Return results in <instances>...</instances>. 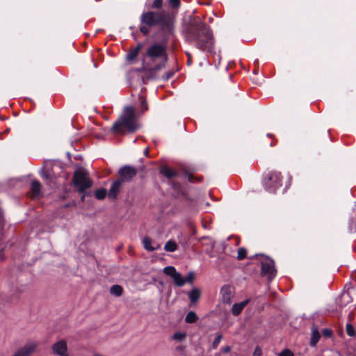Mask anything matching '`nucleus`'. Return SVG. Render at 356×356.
<instances>
[{"label":"nucleus","instance_id":"f257e3e1","mask_svg":"<svg viewBox=\"0 0 356 356\" xmlns=\"http://www.w3.org/2000/svg\"><path fill=\"white\" fill-rule=\"evenodd\" d=\"M184 34L186 41L200 50L210 54L215 53L212 31L210 26L202 22L199 17L194 18L186 26Z\"/></svg>","mask_w":356,"mask_h":356},{"label":"nucleus","instance_id":"f03ea898","mask_svg":"<svg viewBox=\"0 0 356 356\" xmlns=\"http://www.w3.org/2000/svg\"><path fill=\"white\" fill-rule=\"evenodd\" d=\"M173 21L169 13L148 10L143 12L140 17L139 31L143 35H147L151 28L159 26L162 32L171 33Z\"/></svg>","mask_w":356,"mask_h":356},{"label":"nucleus","instance_id":"7ed1b4c3","mask_svg":"<svg viewBox=\"0 0 356 356\" xmlns=\"http://www.w3.org/2000/svg\"><path fill=\"white\" fill-rule=\"evenodd\" d=\"M168 60L165 44L155 42L151 44L143 55L141 72L150 74L160 71L165 66Z\"/></svg>","mask_w":356,"mask_h":356},{"label":"nucleus","instance_id":"20e7f679","mask_svg":"<svg viewBox=\"0 0 356 356\" xmlns=\"http://www.w3.org/2000/svg\"><path fill=\"white\" fill-rule=\"evenodd\" d=\"M139 127L136 109L132 106H126L111 128L114 134H123L125 132L135 133Z\"/></svg>","mask_w":356,"mask_h":356},{"label":"nucleus","instance_id":"39448f33","mask_svg":"<svg viewBox=\"0 0 356 356\" xmlns=\"http://www.w3.org/2000/svg\"><path fill=\"white\" fill-rule=\"evenodd\" d=\"M282 175L280 172L273 170L264 176L263 184L269 193H275L282 186Z\"/></svg>","mask_w":356,"mask_h":356},{"label":"nucleus","instance_id":"423d86ee","mask_svg":"<svg viewBox=\"0 0 356 356\" xmlns=\"http://www.w3.org/2000/svg\"><path fill=\"white\" fill-rule=\"evenodd\" d=\"M260 257L261 262V275L267 276L268 281H271L276 275L277 270L275 268V261L273 259L262 254H257L254 257Z\"/></svg>","mask_w":356,"mask_h":356},{"label":"nucleus","instance_id":"0eeeda50","mask_svg":"<svg viewBox=\"0 0 356 356\" xmlns=\"http://www.w3.org/2000/svg\"><path fill=\"white\" fill-rule=\"evenodd\" d=\"M72 182L77 188V191L81 194L92 186V181L88 177L87 173L79 170L74 171Z\"/></svg>","mask_w":356,"mask_h":356},{"label":"nucleus","instance_id":"6e6552de","mask_svg":"<svg viewBox=\"0 0 356 356\" xmlns=\"http://www.w3.org/2000/svg\"><path fill=\"white\" fill-rule=\"evenodd\" d=\"M136 175L137 170L136 168L131 165H125L119 169L118 172V179L120 180L122 183L130 182Z\"/></svg>","mask_w":356,"mask_h":356},{"label":"nucleus","instance_id":"1a4fd4ad","mask_svg":"<svg viewBox=\"0 0 356 356\" xmlns=\"http://www.w3.org/2000/svg\"><path fill=\"white\" fill-rule=\"evenodd\" d=\"M163 273L173 279L175 285L181 287L185 284L184 277L177 272L174 266H169L163 268Z\"/></svg>","mask_w":356,"mask_h":356},{"label":"nucleus","instance_id":"9d476101","mask_svg":"<svg viewBox=\"0 0 356 356\" xmlns=\"http://www.w3.org/2000/svg\"><path fill=\"white\" fill-rule=\"evenodd\" d=\"M38 343L30 342L19 348L13 356H31L37 349Z\"/></svg>","mask_w":356,"mask_h":356},{"label":"nucleus","instance_id":"9b49d317","mask_svg":"<svg viewBox=\"0 0 356 356\" xmlns=\"http://www.w3.org/2000/svg\"><path fill=\"white\" fill-rule=\"evenodd\" d=\"M124 183H122L120 180H118V179L115 180L111 186V188L108 192V197L111 200H115L117 199V197L118 194L120 193L122 187H123Z\"/></svg>","mask_w":356,"mask_h":356},{"label":"nucleus","instance_id":"f8f14e48","mask_svg":"<svg viewBox=\"0 0 356 356\" xmlns=\"http://www.w3.org/2000/svg\"><path fill=\"white\" fill-rule=\"evenodd\" d=\"M51 349L53 353L57 355L68 356L67 343L65 340H60L54 343Z\"/></svg>","mask_w":356,"mask_h":356},{"label":"nucleus","instance_id":"ddd939ff","mask_svg":"<svg viewBox=\"0 0 356 356\" xmlns=\"http://www.w3.org/2000/svg\"><path fill=\"white\" fill-rule=\"evenodd\" d=\"M234 289L230 285H224L220 289V294L222 296V302L225 304H230L232 298L234 296Z\"/></svg>","mask_w":356,"mask_h":356},{"label":"nucleus","instance_id":"4468645a","mask_svg":"<svg viewBox=\"0 0 356 356\" xmlns=\"http://www.w3.org/2000/svg\"><path fill=\"white\" fill-rule=\"evenodd\" d=\"M249 302L250 300L246 299L241 302L234 304L231 309L232 314L235 316H238L242 312L243 309L248 305Z\"/></svg>","mask_w":356,"mask_h":356},{"label":"nucleus","instance_id":"2eb2a0df","mask_svg":"<svg viewBox=\"0 0 356 356\" xmlns=\"http://www.w3.org/2000/svg\"><path fill=\"white\" fill-rule=\"evenodd\" d=\"M142 47L143 44L140 42L138 43L137 45L134 49H131L128 52V54H127V60L129 62H133L139 54V52L140 51Z\"/></svg>","mask_w":356,"mask_h":356},{"label":"nucleus","instance_id":"dca6fc26","mask_svg":"<svg viewBox=\"0 0 356 356\" xmlns=\"http://www.w3.org/2000/svg\"><path fill=\"white\" fill-rule=\"evenodd\" d=\"M160 173L169 179L175 177L178 175V173L175 170L170 168L167 165H163L161 167Z\"/></svg>","mask_w":356,"mask_h":356},{"label":"nucleus","instance_id":"f3484780","mask_svg":"<svg viewBox=\"0 0 356 356\" xmlns=\"http://www.w3.org/2000/svg\"><path fill=\"white\" fill-rule=\"evenodd\" d=\"M41 184L39 181L33 180L31 182V191L33 197H38L41 193Z\"/></svg>","mask_w":356,"mask_h":356},{"label":"nucleus","instance_id":"a211bd4d","mask_svg":"<svg viewBox=\"0 0 356 356\" xmlns=\"http://www.w3.org/2000/svg\"><path fill=\"white\" fill-rule=\"evenodd\" d=\"M200 290L197 288L193 289L188 293V298L192 303L196 302L200 297Z\"/></svg>","mask_w":356,"mask_h":356},{"label":"nucleus","instance_id":"6ab92c4d","mask_svg":"<svg viewBox=\"0 0 356 356\" xmlns=\"http://www.w3.org/2000/svg\"><path fill=\"white\" fill-rule=\"evenodd\" d=\"M110 292L115 296H120L123 293V288L120 285L115 284L111 287Z\"/></svg>","mask_w":356,"mask_h":356},{"label":"nucleus","instance_id":"aec40b11","mask_svg":"<svg viewBox=\"0 0 356 356\" xmlns=\"http://www.w3.org/2000/svg\"><path fill=\"white\" fill-rule=\"evenodd\" d=\"M177 249V245L176 243L173 241H168L165 243L164 245V250L167 252H175Z\"/></svg>","mask_w":356,"mask_h":356},{"label":"nucleus","instance_id":"412c9836","mask_svg":"<svg viewBox=\"0 0 356 356\" xmlns=\"http://www.w3.org/2000/svg\"><path fill=\"white\" fill-rule=\"evenodd\" d=\"M197 319L198 317L196 314L193 311H190L186 316L185 321L188 323H193L196 322Z\"/></svg>","mask_w":356,"mask_h":356},{"label":"nucleus","instance_id":"4be33fe9","mask_svg":"<svg viewBox=\"0 0 356 356\" xmlns=\"http://www.w3.org/2000/svg\"><path fill=\"white\" fill-rule=\"evenodd\" d=\"M143 243L144 248L146 250L154 251L155 250V248L152 246V239L149 237H148V236L144 237V238L143 239Z\"/></svg>","mask_w":356,"mask_h":356},{"label":"nucleus","instance_id":"5701e85b","mask_svg":"<svg viewBox=\"0 0 356 356\" xmlns=\"http://www.w3.org/2000/svg\"><path fill=\"white\" fill-rule=\"evenodd\" d=\"M107 195V191L105 188H99L95 191V196L97 200H104Z\"/></svg>","mask_w":356,"mask_h":356},{"label":"nucleus","instance_id":"b1692460","mask_svg":"<svg viewBox=\"0 0 356 356\" xmlns=\"http://www.w3.org/2000/svg\"><path fill=\"white\" fill-rule=\"evenodd\" d=\"M170 185H171L172 188L174 191H175L176 192H177L178 193H183L182 186L180 183L174 181H170Z\"/></svg>","mask_w":356,"mask_h":356},{"label":"nucleus","instance_id":"393cba45","mask_svg":"<svg viewBox=\"0 0 356 356\" xmlns=\"http://www.w3.org/2000/svg\"><path fill=\"white\" fill-rule=\"evenodd\" d=\"M247 250L245 248H240L238 250L237 259L241 261L246 257Z\"/></svg>","mask_w":356,"mask_h":356},{"label":"nucleus","instance_id":"a878e982","mask_svg":"<svg viewBox=\"0 0 356 356\" xmlns=\"http://www.w3.org/2000/svg\"><path fill=\"white\" fill-rule=\"evenodd\" d=\"M222 339V334L221 333L217 334L216 338L212 342V348L216 349L218 346L219 343H220V341Z\"/></svg>","mask_w":356,"mask_h":356},{"label":"nucleus","instance_id":"bb28decb","mask_svg":"<svg viewBox=\"0 0 356 356\" xmlns=\"http://www.w3.org/2000/svg\"><path fill=\"white\" fill-rule=\"evenodd\" d=\"M185 175L187 176L188 181L191 183H194L195 181H201V180L202 179V177L197 178L193 175L189 173L187 171L185 172Z\"/></svg>","mask_w":356,"mask_h":356},{"label":"nucleus","instance_id":"cd10ccee","mask_svg":"<svg viewBox=\"0 0 356 356\" xmlns=\"http://www.w3.org/2000/svg\"><path fill=\"white\" fill-rule=\"evenodd\" d=\"M186 337V334L184 332H176L172 336L173 339L179 341L185 339Z\"/></svg>","mask_w":356,"mask_h":356},{"label":"nucleus","instance_id":"c85d7f7f","mask_svg":"<svg viewBox=\"0 0 356 356\" xmlns=\"http://www.w3.org/2000/svg\"><path fill=\"white\" fill-rule=\"evenodd\" d=\"M195 280V273L191 271L188 273V275L184 277L185 284H192Z\"/></svg>","mask_w":356,"mask_h":356},{"label":"nucleus","instance_id":"c756f323","mask_svg":"<svg viewBox=\"0 0 356 356\" xmlns=\"http://www.w3.org/2000/svg\"><path fill=\"white\" fill-rule=\"evenodd\" d=\"M321 338V334L318 332V330L313 327V346H314Z\"/></svg>","mask_w":356,"mask_h":356},{"label":"nucleus","instance_id":"7c9ffc66","mask_svg":"<svg viewBox=\"0 0 356 356\" xmlns=\"http://www.w3.org/2000/svg\"><path fill=\"white\" fill-rule=\"evenodd\" d=\"M163 7V0H154L151 8L152 9H161Z\"/></svg>","mask_w":356,"mask_h":356},{"label":"nucleus","instance_id":"2f4dec72","mask_svg":"<svg viewBox=\"0 0 356 356\" xmlns=\"http://www.w3.org/2000/svg\"><path fill=\"white\" fill-rule=\"evenodd\" d=\"M346 332H347V334L350 337H354L355 333V330H354V327H353L352 325L348 323L346 325Z\"/></svg>","mask_w":356,"mask_h":356},{"label":"nucleus","instance_id":"473e14b6","mask_svg":"<svg viewBox=\"0 0 356 356\" xmlns=\"http://www.w3.org/2000/svg\"><path fill=\"white\" fill-rule=\"evenodd\" d=\"M169 4L172 8H178L180 6V0H169Z\"/></svg>","mask_w":356,"mask_h":356},{"label":"nucleus","instance_id":"72a5a7b5","mask_svg":"<svg viewBox=\"0 0 356 356\" xmlns=\"http://www.w3.org/2000/svg\"><path fill=\"white\" fill-rule=\"evenodd\" d=\"M322 335L325 338H330L332 336V331L329 328L324 329L322 331Z\"/></svg>","mask_w":356,"mask_h":356},{"label":"nucleus","instance_id":"f704fd0d","mask_svg":"<svg viewBox=\"0 0 356 356\" xmlns=\"http://www.w3.org/2000/svg\"><path fill=\"white\" fill-rule=\"evenodd\" d=\"M41 176L44 179H51V176L49 170H42L41 172Z\"/></svg>","mask_w":356,"mask_h":356},{"label":"nucleus","instance_id":"c9c22d12","mask_svg":"<svg viewBox=\"0 0 356 356\" xmlns=\"http://www.w3.org/2000/svg\"><path fill=\"white\" fill-rule=\"evenodd\" d=\"M278 356H293V353L289 349H284Z\"/></svg>","mask_w":356,"mask_h":356},{"label":"nucleus","instance_id":"e433bc0d","mask_svg":"<svg viewBox=\"0 0 356 356\" xmlns=\"http://www.w3.org/2000/svg\"><path fill=\"white\" fill-rule=\"evenodd\" d=\"M142 112H145L148 109L147 102L145 99H143L141 102Z\"/></svg>","mask_w":356,"mask_h":356},{"label":"nucleus","instance_id":"4c0bfd02","mask_svg":"<svg viewBox=\"0 0 356 356\" xmlns=\"http://www.w3.org/2000/svg\"><path fill=\"white\" fill-rule=\"evenodd\" d=\"M4 216H3V211H1V209H0V225L1 226H3L4 225Z\"/></svg>","mask_w":356,"mask_h":356},{"label":"nucleus","instance_id":"58836bf2","mask_svg":"<svg viewBox=\"0 0 356 356\" xmlns=\"http://www.w3.org/2000/svg\"><path fill=\"white\" fill-rule=\"evenodd\" d=\"M254 356H261V350L259 347H257L254 352Z\"/></svg>","mask_w":356,"mask_h":356},{"label":"nucleus","instance_id":"ea45409f","mask_svg":"<svg viewBox=\"0 0 356 356\" xmlns=\"http://www.w3.org/2000/svg\"><path fill=\"white\" fill-rule=\"evenodd\" d=\"M231 350V348L230 346H227L225 347H223L221 348V351L223 353H229V351Z\"/></svg>","mask_w":356,"mask_h":356},{"label":"nucleus","instance_id":"a19ab883","mask_svg":"<svg viewBox=\"0 0 356 356\" xmlns=\"http://www.w3.org/2000/svg\"><path fill=\"white\" fill-rule=\"evenodd\" d=\"M173 75H174V72H168V73H166V74H165V80H168V79H171V78L173 76Z\"/></svg>","mask_w":356,"mask_h":356},{"label":"nucleus","instance_id":"79ce46f5","mask_svg":"<svg viewBox=\"0 0 356 356\" xmlns=\"http://www.w3.org/2000/svg\"><path fill=\"white\" fill-rule=\"evenodd\" d=\"M277 143V139H274L270 143V145L271 147H273L275 146Z\"/></svg>","mask_w":356,"mask_h":356},{"label":"nucleus","instance_id":"37998d69","mask_svg":"<svg viewBox=\"0 0 356 356\" xmlns=\"http://www.w3.org/2000/svg\"><path fill=\"white\" fill-rule=\"evenodd\" d=\"M267 136L268 137H270V138L274 137V136L273 134H268Z\"/></svg>","mask_w":356,"mask_h":356},{"label":"nucleus","instance_id":"c03bdc74","mask_svg":"<svg viewBox=\"0 0 356 356\" xmlns=\"http://www.w3.org/2000/svg\"><path fill=\"white\" fill-rule=\"evenodd\" d=\"M84 197H85V195H83L82 197H81V200L83 201L84 200Z\"/></svg>","mask_w":356,"mask_h":356},{"label":"nucleus","instance_id":"a18cd8bd","mask_svg":"<svg viewBox=\"0 0 356 356\" xmlns=\"http://www.w3.org/2000/svg\"><path fill=\"white\" fill-rule=\"evenodd\" d=\"M148 153V149H145V154H147Z\"/></svg>","mask_w":356,"mask_h":356},{"label":"nucleus","instance_id":"49530a36","mask_svg":"<svg viewBox=\"0 0 356 356\" xmlns=\"http://www.w3.org/2000/svg\"><path fill=\"white\" fill-rule=\"evenodd\" d=\"M309 344L312 345V338L310 339Z\"/></svg>","mask_w":356,"mask_h":356}]
</instances>
